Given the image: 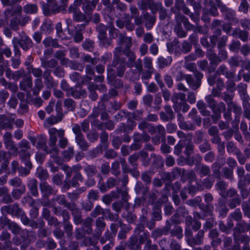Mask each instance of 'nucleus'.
<instances>
[{"instance_id": "36", "label": "nucleus", "mask_w": 250, "mask_h": 250, "mask_svg": "<svg viewBox=\"0 0 250 250\" xmlns=\"http://www.w3.org/2000/svg\"><path fill=\"white\" fill-rule=\"evenodd\" d=\"M41 65L44 68H54L56 67L58 64V62L54 59H51L49 60L45 59V58H41Z\"/></svg>"}, {"instance_id": "10", "label": "nucleus", "mask_w": 250, "mask_h": 250, "mask_svg": "<svg viewBox=\"0 0 250 250\" xmlns=\"http://www.w3.org/2000/svg\"><path fill=\"white\" fill-rule=\"evenodd\" d=\"M220 9L223 13L226 20L230 21L231 24L238 23L239 20L235 17V12L226 7L225 5H220Z\"/></svg>"}, {"instance_id": "64", "label": "nucleus", "mask_w": 250, "mask_h": 250, "mask_svg": "<svg viewBox=\"0 0 250 250\" xmlns=\"http://www.w3.org/2000/svg\"><path fill=\"white\" fill-rule=\"evenodd\" d=\"M41 29L46 34H49L52 30V22L51 21L46 20L42 25Z\"/></svg>"}, {"instance_id": "31", "label": "nucleus", "mask_w": 250, "mask_h": 250, "mask_svg": "<svg viewBox=\"0 0 250 250\" xmlns=\"http://www.w3.org/2000/svg\"><path fill=\"white\" fill-rule=\"evenodd\" d=\"M51 70L46 69L43 72V78L44 83L48 88H51L54 86V79L51 75Z\"/></svg>"}, {"instance_id": "28", "label": "nucleus", "mask_w": 250, "mask_h": 250, "mask_svg": "<svg viewBox=\"0 0 250 250\" xmlns=\"http://www.w3.org/2000/svg\"><path fill=\"white\" fill-rule=\"evenodd\" d=\"M40 187L41 192L43 194L44 196L46 197H48L49 195L56 193L53 188L46 182L40 183Z\"/></svg>"}, {"instance_id": "60", "label": "nucleus", "mask_w": 250, "mask_h": 250, "mask_svg": "<svg viewBox=\"0 0 250 250\" xmlns=\"http://www.w3.org/2000/svg\"><path fill=\"white\" fill-rule=\"evenodd\" d=\"M228 108L229 110L233 111L237 115L239 116L241 114L242 110L241 107L237 105L234 102L228 103Z\"/></svg>"}, {"instance_id": "43", "label": "nucleus", "mask_w": 250, "mask_h": 250, "mask_svg": "<svg viewBox=\"0 0 250 250\" xmlns=\"http://www.w3.org/2000/svg\"><path fill=\"white\" fill-rule=\"evenodd\" d=\"M197 64L199 66V68L201 70L205 71L206 70H208V72L209 74L214 72L215 70V67H214V66L208 67V62L206 60H204L198 62H197Z\"/></svg>"}, {"instance_id": "33", "label": "nucleus", "mask_w": 250, "mask_h": 250, "mask_svg": "<svg viewBox=\"0 0 250 250\" xmlns=\"http://www.w3.org/2000/svg\"><path fill=\"white\" fill-rule=\"evenodd\" d=\"M52 201H56L59 204L63 206L68 209L70 208L75 203L74 202H68L64 195L57 196L56 198L52 199Z\"/></svg>"}, {"instance_id": "61", "label": "nucleus", "mask_w": 250, "mask_h": 250, "mask_svg": "<svg viewBox=\"0 0 250 250\" xmlns=\"http://www.w3.org/2000/svg\"><path fill=\"white\" fill-rule=\"evenodd\" d=\"M175 6L177 9L179 10H182L184 14H189V10L185 5L183 0H176L175 2Z\"/></svg>"}, {"instance_id": "3", "label": "nucleus", "mask_w": 250, "mask_h": 250, "mask_svg": "<svg viewBox=\"0 0 250 250\" xmlns=\"http://www.w3.org/2000/svg\"><path fill=\"white\" fill-rule=\"evenodd\" d=\"M73 132L75 135V141L79 148L83 151L88 150L89 145L85 139L84 135L82 133L81 126L79 125L75 124L73 125Z\"/></svg>"}, {"instance_id": "25", "label": "nucleus", "mask_w": 250, "mask_h": 250, "mask_svg": "<svg viewBox=\"0 0 250 250\" xmlns=\"http://www.w3.org/2000/svg\"><path fill=\"white\" fill-rule=\"evenodd\" d=\"M22 7L21 5L16 6H11L10 7L7 8L4 12L6 18L8 19L10 17H13L16 15L21 14L22 12Z\"/></svg>"}, {"instance_id": "26", "label": "nucleus", "mask_w": 250, "mask_h": 250, "mask_svg": "<svg viewBox=\"0 0 250 250\" xmlns=\"http://www.w3.org/2000/svg\"><path fill=\"white\" fill-rule=\"evenodd\" d=\"M119 195L120 190L118 191H112L110 193L104 195L101 200L106 205L109 206L113 199L119 198Z\"/></svg>"}, {"instance_id": "34", "label": "nucleus", "mask_w": 250, "mask_h": 250, "mask_svg": "<svg viewBox=\"0 0 250 250\" xmlns=\"http://www.w3.org/2000/svg\"><path fill=\"white\" fill-rule=\"evenodd\" d=\"M135 190L137 194H142L143 195L142 198L145 200L146 198L144 196L146 195L148 192L149 188L148 187L145 186L141 182L138 181L135 185Z\"/></svg>"}, {"instance_id": "7", "label": "nucleus", "mask_w": 250, "mask_h": 250, "mask_svg": "<svg viewBox=\"0 0 250 250\" xmlns=\"http://www.w3.org/2000/svg\"><path fill=\"white\" fill-rule=\"evenodd\" d=\"M195 158L199 159V160H197V163L195 164V170L196 171L201 177L209 176L211 173L210 167L201 163L202 157L200 155H196Z\"/></svg>"}, {"instance_id": "16", "label": "nucleus", "mask_w": 250, "mask_h": 250, "mask_svg": "<svg viewBox=\"0 0 250 250\" xmlns=\"http://www.w3.org/2000/svg\"><path fill=\"white\" fill-rule=\"evenodd\" d=\"M95 226L96 228L94 230V236L97 238H99L106 227V223L104 217H100L98 218L95 221Z\"/></svg>"}, {"instance_id": "27", "label": "nucleus", "mask_w": 250, "mask_h": 250, "mask_svg": "<svg viewBox=\"0 0 250 250\" xmlns=\"http://www.w3.org/2000/svg\"><path fill=\"white\" fill-rule=\"evenodd\" d=\"M0 84L14 93H16L18 90V87L16 83L7 82L6 79L3 77L0 78Z\"/></svg>"}, {"instance_id": "18", "label": "nucleus", "mask_w": 250, "mask_h": 250, "mask_svg": "<svg viewBox=\"0 0 250 250\" xmlns=\"http://www.w3.org/2000/svg\"><path fill=\"white\" fill-rule=\"evenodd\" d=\"M68 209L71 211L74 223L77 225L82 224L83 223L82 213L80 209L77 208V204L75 203Z\"/></svg>"}, {"instance_id": "19", "label": "nucleus", "mask_w": 250, "mask_h": 250, "mask_svg": "<svg viewBox=\"0 0 250 250\" xmlns=\"http://www.w3.org/2000/svg\"><path fill=\"white\" fill-rule=\"evenodd\" d=\"M204 233L203 230H199L195 237L189 238L187 240V243L191 247L201 245L203 243Z\"/></svg>"}, {"instance_id": "42", "label": "nucleus", "mask_w": 250, "mask_h": 250, "mask_svg": "<svg viewBox=\"0 0 250 250\" xmlns=\"http://www.w3.org/2000/svg\"><path fill=\"white\" fill-rule=\"evenodd\" d=\"M38 182L35 179H32L29 181L27 187L29 188L31 194L34 196L38 195V191L37 189Z\"/></svg>"}, {"instance_id": "15", "label": "nucleus", "mask_w": 250, "mask_h": 250, "mask_svg": "<svg viewBox=\"0 0 250 250\" xmlns=\"http://www.w3.org/2000/svg\"><path fill=\"white\" fill-rule=\"evenodd\" d=\"M170 223L167 221L166 226L162 229H156L151 232V237L155 240L161 237L163 234L167 235L171 229Z\"/></svg>"}, {"instance_id": "24", "label": "nucleus", "mask_w": 250, "mask_h": 250, "mask_svg": "<svg viewBox=\"0 0 250 250\" xmlns=\"http://www.w3.org/2000/svg\"><path fill=\"white\" fill-rule=\"evenodd\" d=\"M144 19L146 28L147 30H150L153 27L156 22V17L155 15H151L148 12H146L144 14Z\"/></svg>"}, {"instance_id": "20", "label": "nucleus", "mask_w": 250, "mask_h": 250, "mask_svg": "<svg viewBox=\"0 0 250 250\" xmlns=\"http://www.w3.org/2000/svg\"><path fill=\"white\" fill-rule=\"evenodd\" d=\"M177 120L179 127L185 130H194L195 126L193 124H188L184 120V117L181 113H179L177 114Z\"/></svg>"}, {"instance_id": "41", "label": "nucleus", "mask_w": 250, "mask_h": 250, "mask_svg": "<svg viewBox=\"0 0 250 250\" xmlns=\"http://www.w3.org/2000/svg\"><path fill=\"white\" fill-rule=\"evenodd\" d=\"M250 229V225L244 221L240 222L236 224V227L233 229V232H245Z\"/></svg>"}, {"instance_id": "40", "label": "nucleus", "mask_w": 250, "mask_h": 250, "mask_svg": "<svg viewBox=\"0 0 250 250\" xmlns=\"http://www.w3.org/2000/svg\"><path fill=\"white\" fill-rule=\"evenodd\" d=\"M150 139V137L146 132H144L142 134L135 133L133 136V141L135 143H141L142 141L147 142Z\"/></svg>"}, {"instance_id": "29", "label": "nucleus", "mask_w": 250, "mask_h": 250, "mask_svg": "<svg viewBox=\"0 0 250 250\" xmlns=\"http://www.w3.org/2000/svg\"><path fill=\"white\" fill-rule=\"evenodd\" d=\"M37 147L42 149L47 153L51 154L53 155V152H50L51 149H49L46 145V138L43 135H41L38 138V141L37 145Z\"/></svg>"}, {"instance_id": "35", "label": "nucleus", "mask_w": 250, "mask_h": 250, "mask_svg": "<svg viewBox=\"0 0 250 250\" xmlns=\"http://www.w3.org/2000/svg\"><path fill=\"white\" fill-rule=\"evenodd\" d=\"M124 53L127 57V61L125 62L127 66L129 68H132L134 66L135 61L136 60V56L135 54L131 50L127 51H123Z\"/></svg>"}, {"instance_id": "8", "label": "nucleus", "mask_w": 250, "mask_h": 250, "mask_svg": "<svg viewBox=\"0 0 250 250\" xmlns=\"http://www.w3.org/2000/svg\"><path fill=\"white\" fill-rule=\"evenodd\" d=\"M194 75L195 79H194L191 75H188L186 76V81L189 86L192 89L195 90L201 86L203 74H195Z\"/></svg>"}, {"instance_id": "48", "label": "nucleus", "mask_w": 250, "mask_h": 250, "mask_svg": "<svg viewBox=\"0 0 250 250\" xmlns=\"http://www.w3.org/2000/svg\"><path fill=\"white\" fill-rule=\"evenodd\" d=\"M238 89L240 93L243 95V106H246V103H248L249 101V97L246 94V88L247 85L245 84L241 83L238 85Z\"/></svg>"}, {"instance_id": "9", "label": "nucleus", "mask_w": 250, "mask_h": 250, "mask_svg": "<svg viewBox=\"0 0 250 250\" xmlns=\"http://www.w3.org/2000/svg\"><path fill=\"white\" fill-rule=\"evenodd\" d=\"M1 212L2 214H10L18 217L21 215L23 211L19 207L17 203L9 206H5L1 208Z\"/></svg>"}, {"instance_id": "21", "label": "nucleus", "mask_w": 250, "mask_h": 250, "mask_svg": "<svg viewBox=\"0 0 250 250\" xmlns=\"http://www.w3.org/2000/svg\"><path fill=\"white\" fill-rule=\"evenodd\" d=\"M220 161L222 162V164H220L217 162H214L211 166L213 176L214 178L217 179V180L221 179L220 169L225 163V159L224 158H221L220 159Z\"/></svg>"}, {"instance_id": "45", "label": "nucleus", "mask_w": 250, "mask_h": 250, "mask_svg": "<svg viewBox=\"0 0 250 250\" xmlns=\"http://www.w3.org/2000/svg\"><path fill=\"white\" fill-rule=\"evenodd\" d=\"M184 146H185L184 153L187 158H189L190 155L194 153V146L192 142V140H190L186 143H184Z\"/></svg>"}, {"instance_id": "55", "label": "nucleus", "mask_w": 250, "mask_h": 250, "mask_svg": "<svg viewBox=\"0 0 250 250\" xmlns=\"http://www.w3.org/2000/svg\"><path fill=\"white\" fill-rule=\"evenodd\" d=\"M173 75L177 81H180L184 79L186 80V76L188 74H185L181 70V68L180 67H177L175 69V72H173Z\"/></svg>"}, {"instance_id": "46", "label": "nucleus", "mask_w": 250, "mask_h": 250, "mask_svg": "<svg viewBox=\"0 0 250 250\" xmlns=\"http://www.w3.org/2000/svg\"><path fill=\"white\" fill-rule=\"evenodd\" d=\"M42 43L45 47L52 46L57 48L60 46L57 39H53L50 37L45 38L42 41Z\"/></svg>"}, {"instance_id": "39", "label": "nucleus", "mask_w": 250, "mask_h": 250, "mask_svg": "<svg viewBox=\"0 0 250 250\" xmlns=\"http://www.w3.org/2000/svg\"><path fill=\"white\" fill-rule=\"evenodd\" d=\"M207 56L210 61V65L214 66V67H216L221 62L218 56L212 51H208L207 54Z\"/></svg>"}, {"instance_id": "1", "label": "nucleus", "mask_w": 250, "mask_h": 250, "mask_svg": "<svg viewBox=\"0 0 250 250\" xmlns=\"http://www.w3.org/2000/svg\"><path fill=\"white\" fill-rule=\"evenodd\" d=\"M49 134V145L52 148L51 149L50 152H53V155L51 156L53 158L54 161L57 164L60 163V159L58 156L59 149L56 146L57 137L59 138L58 146L61 148H64L67 146L68 144V140L64 137V130L61 129H57L53 127L48 130Z\"/></svg>"}, {"instance_id": "56", "label": "nucleus", "mask_w": 250, "mask_h": 250, "mask_svg": "<svg viewBox=\"0 0 250 250\" xmlns=\"http://www.w3.org/2000/svg\"><path fill=\"white\" fill-rule=\"evenodd\" d=\"M27 69L28 73H32L36 78H40L42 75L43 72L40 68H36L30 65L28 67Z\"/></svg>"}, {"instance_id": "23", "label": "nucleus", "mask_w": 250, "mask_h": 250, "mask_svg": "<svg viewBox=\"0 0 250 250\" xmlns=\"http://www.w3.org/2000/svg\"><path fill=\"white\" fill-rule=\"evenodd\" d=\"M32 85V79L30 76L24 78L19 83V86L21 90L25 92H29Z\"/></svg>"}, {"instance_id": "32", "label": "nucleus", "mask_w": 250, "mask_h": 250, "mask_svg": "<svg viewBox=\"0 0 250 250\" xmlns=\"http://www.w3.org/2000/svg\"><path fill=\"white\" fill-rule=\"evenodd\" d=\"M231 35L234 38H239L242 41L246 42L248 39L249 33L246 31L237 28L233 31Z\"/></svg>"}, {"instance_id": "54", "label": "nucleus", "mask_w": 250, "mask_h": 250, "mask_svg": "<svg viewBox=\"0 0 250 250\" xmlns=\"http://www.w3.org/2000/svg\"><path fill=\"white\" fill-rule=\"evenodd\" d=\"M75 152L73 146L68 147L67 149L64 150L62 152L63 158L66 161H69L71 158H72Z\"/></svg>"}, {"instance_id": "2", "label": "nucleus", "mask_w": 250, "mask_h": 250, "mask_svg": "<svg viewBox=\"0 0 250 250\" xmlns=\"http://www.w3.org/2000/svg\"><path fill=\"white\" fill-rule=\"evenodd\" d=\"M122 50L121 47H116L113 51V59L112 64L107 67L108 73L114 71L112 67L116 68L117 75L119 77L124 76L125 71L126 59L122 56Z\"/></svg>"}, {"instance_id": "11", "label": "nucleus", "mask_w": 250, "mask_h": 250, "mask_svg": "<svg viewBox=\"0 0 250 250\" xmlns=\"http://www.w3.org/2000/svg\"><path fill=\"white\" fill-rule=\"evenodd\" d=\"M126 115H127L129 118L140 120L143 116V110H137L132 113H128L125 110H121L115 116V118L117 120H121L122 117Z\"/></svg>"}, {"instance_id": "47", "label": "nucleus", "mask_w": 250, "mask_h": 250, "mask_svg": "<svg viewBox=\"0 0 250 250\" xmlns=\"http://www.w3.org/2000/svg\"><path fill=\"white\" fill-rule=\"evenodd\" d=\"M215 187L217 190L221 191L220 194L222 196H225L226 190L227 188L228 185L227 183L221 179L217 180V181L215 184Z\"/></svg>"}, {"instance_id": "22", "label": "nucleus", "mask_w": 250, "mask_h": 250, "mask_svg": "<svg viewBox=\"0 0 250 250\" xmlns=\"http://www.w3.org/2000/svg\"><path fill=\"white\" fill-rule=\"evenodd\" d=\"M18 153L19 155L21 161L29 168H31L32 165L30 160V153L29 152L24 150H20L19 151H18Z\"/></svg>"}, {"instance_id": "51", "label": "nucleus", "mask_w": 250, "mask_h": 250, "mask_svg": "<svg viewBox=\"0 0 250 250\" xmlns=\"http://www.w3.org/2000/svg\"><path fill=\"white\" fill-rule=\"evenodd\" d=\"M162 7L163 5L161 2H155L154 0H152L148 6V9L150 10L152 14L155 15Z\"/></svg>"}, {"instance_id": "4", "label": "nucleus", "mask_w": 250, "mask_h": 250, "mask_svg": "<svg viewBox=\"0 0 250 250\" xmlns=\"http://www.w3.org/2000/svg\"><path fill=\"white\" fill-rule=\"evenodd\" d=\"M20 38L14 37L12 41L21 47L25 51H28L30 48L33 47V42L29 36L23 31L19 33Z\"/></svg>"}, {"instance_id": "49", "label": "nucleus", "mask_w": 250, "mask_h": 250, "mask_svg": "<svg viewBox=\"0 0 250 250\" xmlns=\"http://www.w3.org/2000/svg\"><path fill=\"white\" fill-rule=\"evenodd\" d=\"M108 83L116 88H120L123 86V81L119 79H117L116 76L107 77Z\"/></svg>"}, {"instance_id": "17", "label": "nucleus", "mask_w": 250, "mask_h": 250, "mask_svg": "<svg viewBox=\"0 0 250 250\" xmlns=\"http://www.w3.org/2000/svg\"><path fill=\"white\" fill-rule=\"evenodd\" d=\"M164 110L165 111L160 112V117L162 120L167 122L171 121L174 118V113L170 105H165Z\"/></svg>"}, {"instance_id": "50", "label": "nucleus", "mask_w": 250, "mask_h": 250, "mask_svg": "<svg viewBox=\"0 0 250 250\" xmlns=\"http://www.w3.org/2000/svg\"><path fill=\"white\" fill-rule=\"evenodd\" d=\"M71 96L75 98H81L86 97V91L84 89L75 90L74 88L70 89V92L68 93V96Z\"/></svg>"}, {"instance_id": "38", "label": "nucleus", "mask_w": 250, "mask_h": 250, "mask_svg": "<svg viewBox=\"0 0 250 250\" xmlns=\"http://www.w3.org/2000/svg\"><path fill=\"white\" fill-rule=\"evenodd\" d=\"M233 236L234 242L238 243L239 242L244 243V245H248L250 241L249 236L242 235L240 232H233Z\"/></svg>"}, {"instance_id": "6", "label": "nucleus", "mask_w": 250, "mask_h": 250, "mask_svg": "<svg viewBox=\"0 0 250 250\" xmlns=\"http://www.w3.org/2000/svg\"><path fill=\"white\" fill-rule=\"evenodd\" d=\"M15 119L14 114L10 116L0 115V132L2 129H12Z\"/></svg>"}, {"instance_id": "30", "label": "nucleus", "mask_w": 250, "mask_h": 250, "mask_svg": "<svg viewBox=\"0 0 250 250\" xmlns=\"http://www.w3.org/2000/svg\"><path fill=\"white\" fill-rule=\"evenodd\" d=\"M7 151L3 150H0V163L1 165V169L6 170L9 165V161L10 156L8 155Z\"/></svg>"}, {"instance_id": "57", "label": "nucleus", "mask_w": 250, "mask_h": 250, "mask_svg": "<svg viewBox=\"0 0 250 250\" xmlns=\"http://www.w3.org/2000/svg\"><path fill=\"white\" fill-rule=\"evenodd\" d=\"M197 112L195 108H193L188 114V117L198 125L201 124V118L200 116H197Z\"/></svg>"}, {"instance_id": "44", "label": "nucleus", "mask_w": 250, "mask_h": 250, "mask_svg": "<svg viewBox=\"0 0 250 250\" xmlns=\"http://www.w3.org/2000/svg\"><path fill=\"white\" fill-rule=\"evenodd\" d=\"M172 61V58L171 56H168L167 58L160 57L158 59V64L160 68H165L169 65Z\"/></svg>"}, {"instance_id": "53", "label": "nucleus", "mask_w": 250, "mask_h": 250, "mask_svg": "<svg viewBox=\"0 0 250 250\" xmlns=\"http://www.w3.org/2000/svg\"><path fill=\"white\" fill-rule=\"evenodd\" d=\"M43 87V83L41 79L38 78L35 80V85L33 89L34 95H38Z\"/></svg>"}, {"instance_id": "58", "label": "nucleus", "mask_w": 250, "mask_h": 250, "mask_svg": "<svg viewBox=\"0 0 250 250\" xmlns=\"http://www.w3.org/2000/svg\"><path fill=\"white\" fill-rule=\"evenodd\" d=\"M185 67L187 70L191 71L193 73L194 75L195 74H203L197 68L196 65L194 62H186L185 63Z\"/></svg>"}, {"instance_id": "63", "label": "nucleus", "mask_w": 250, "mask_h": 250, "mask_svg": "<svg viewBox=\"0 0 250 250\" xmlns=\"http://www.w3.org/2000/svg\"><path fill=\"white\" fill-rule=\"evenodd\" d=\"M226 107L225 104L223 102H220L219 103L217 102L211 110L213 112H218L221 113L222 112L226 110Z\"/></svg>"}, {"instance_id": "12", "label": "nucleus", "mask_w": 250, "mask_h": 250, "mask_svg": "<svg viewBox=\"0 0 250 250\" xmlns=\"http://www.w3.org/2000/svg\"><path fill=\"white\" fill-rule=\"evenodd\" d=\"M119 181L113 177H109L107 179L105 183L104 182L99 183V188L102 192L106 191L108 189L112 188L119 184Z\"/></svg>"}, {"instance_id": "5", "label": "nucleus", "mask_w": 250, "mask_h": 250, "mask_svg": "<svg viewBox=\"0 0 250 250\" xmlns=\"http://www.w3.org/2000/svg\"><path fill=\"white\" fill-rule=\"evenodd\" d=\"M117 43L119 45L118 47H121L123 51L130 50L132 45V38L127 36L126 33H120L118 36Z\"/></svg>"}, {"instance_id": "14", "label": "nucleus", "mask_w": 250, "mask_h": 250, "mask_svg": "<svg viewBox=\"0 0 250 250\" xmlns=\"http://www.w3.org/2000/svg\"><path fill=\"white\" fill-rule=\"evenodd\" d=\"M129 11L130 12L131 18L134 20L135 24L136 25H140L143 24L144 21L141 16H140V12L138 8L133 4L129 6Z\"/></svg>"}, {"instance_id": "59", "label": "nucleus", "mask_w": 250, "mask_h": 250, "mask_svg": "<svg viewBox=\"0 0 250 250\" xmlns=\"http://www.w3.org/2000/svg\"><path fill=\"white\" fill-rule=\"evenodd\" d=\"M84 170L89 177H92L95 175L97 172L96 167L94 165H87L84 168Z\"/></svg>"}, {"instance_id": "13", "label": "nucleus", "mask_w": 250, "mask_h": 250, "mask_svg": "<svg viewBox=\"0 0 250 250\" xmlns=\"http://www.w3.org/2000/svg\"><path fill=\"white\" fill-rule=\"evenodd\" d=\"M5 75L10 80L17 81L25 76V72L23 69L13 71L10 68H7L5 70Z\"/></svg>"}, {"instance_id": "62", "label": "nucleus", "mask_w": 250, "mask_h": 250, "mask_svg": "<svg viewBox=\"0 0 250 250\" xmlns=\"http://www.w3.org/2000/svg\"><path fill=\"white\" fill-rule=\"evenodd\" d=\"M83 177L80 172H76L71 180V184L74 187L79 186L78 181L83 182Z\"/></svg>"}, {"instance_id": "52", "label": "nucleus", "mask_w": 250, "mask_h": 250, "mask_svg": "<svg viewBox=\"0 0 250 250\" xmlns=\"http://www.w3.org/2000/svg\"><path fill=\"white\" fill-rule=\"evenodd\" d=\"M197 107L203 116H209L210 111L207 109L206 104L201 100L198 101L197 103Z\"/></svg>"}, {"instance_id": "37", "label": "nucleus", "mask_w": 250, "mask_h": 250, "mask_svg": "<svg viewBox=\"0 0 250 250\" xmlns=\"http://www.w3.org/2000/svg\"><path fill=\"white\" fill-rule=\"evenodd\" d=\"M22 9L24 13L27 15L36 14L38 11V6L35 3H27Z\"/></svg>"}]
</instances>
